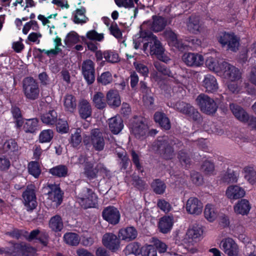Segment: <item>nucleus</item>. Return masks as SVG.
I'll use <instances>...</instances> for the list:
<instances>
[{
    "label": "nucleus",
    "mask_w": 256,
    "mask_h": 256,
    "mask_svg": "<svg viewBox=\"0 0 256 256\" xmlns=\"http://www.w3.org/2000/svg\"><path fill=\"white\" fill-rule=\"evenodd\" d=\"M64 242L70 246H77L80 242V238L78 234L74 232H68L64 236Z\"/></svg>",
    "instance_id": "42"
},
{
    "label": "nucleus",
    "mask_w": 256,
    "mask_h": 256,
    "mask_svg": "<svg viewBox=\"0 0 256 256\" xmlns=\"http://www.w3.org/2000/svg\"><path fill=\"white\" fill-rule=\"evenodd\" d=\"M82 130L77 128L74 133H72L70 140V143L74 148H78L81 144L82 137L81 136Z\"/></svg>",
    "instance_id": "43"
},
{
    "label": "nucleus",
    "mask_w": 256,
    "mask_h": 256,
    "mask_svg": "<svg viewBox=\"0 0 256 256\" xmlns=\"http://www.w3.org/2000/svg\"><path fill=\"white\" fill-rule=\"evenodd\" d=\"M164 36L170 46L181 52L186 50L187 45L183 42L182 38H178V34L171 29H167L164 30Z\"/></svg>",
    "instance_id": "11"
},
{
    "label": "nucleus",
    "mask_w": 256,
    "mask_h": 256,
    "mask_svg": "<svg viewBox=\"0 0 256 256\" xmlns=\"http://www.w3.org/2000/svg\"><path fill=\"white\" fill-rule=\"evenodd\" d=\"M164 36L170 46L181 52L186 50L187 45L183 42L182 38H178V34L171 29H167L164 30Z\"/></svg>",
    "instance_id": "10"
},
{
    "label": "nucleus",
    "mask_w": 256,
    "mask_h": 256,
    "mask_svg": "<svg viewBox=\"0 0 256 256\" xmlns=\"http://www.w3.org/2000/svg\"><path fill=\"white\" fill-rule=\"evenodd\" d=\"M64 104L66 110L72 112L76 106V99L72 95L67 94L64 98Z\"/></svg>",
    "instance_id": "39"
},
{
    "label": "nucleus",
    "mask_w": 256,
    "mask_h": 256,
    "mask_svg": "<svg viewBox=\"0 0 256 256\" xmlns=\"http://www.w3.org/2000/svg\"><path fill=\"white\" fill-rule=\"evenodd\" d=\"M14 249L22 255H28V252L32 248L25 244H18L14 246Z\"/></svg>",
    "instance_id": "62"
},
{
    "label": "nucleus",
    "mask_w": 256,
    "mask_h": 256,
    "mask_svg": "<svg viewBox=\"0 0 256 256\" xmlns=\"http://www.w3.org/2000/svg\"><path fill=\"white\" fill-rule=\"evenodd\" d=\"M79 40V36L77 33L74 32H71L68 34L64 42L66 44H76Z\"/></svg>",
    "instance_id": "61"
},
{
    "label": "nucleus",
    "mask_w": 256,
    "mask_h": 256,
    "mask_svg": "<svg viewBox=\"0 0 256 256\" xmlns=\"http://www.w3.org/2000/svg\"><path fill=\"white\" fill-rule=\"evenodd\" d=\"M182 143L175 138L164 136L160 138L152 144V149L166 160H171L174 156V150L180 148Z\"/></svg>",
    "instance_id": "1"
},
{
    "label": "nucleus",
    "mask_w": 256,
    "mask_h": 256,
    "mask_svg": "<svg viewBox=\"0 0 256 256\" xmlns=\"http://www.w3.org/2000/svg\"><path fill=\"white\" fill-rule=\"evenodd\" d=\"M74 18V22L76 24H84L88 20V18L85 16L86 9L84 6L77 8Z\"/></svg>",
    "instance_id": "37"
},
{
    "label": "nucleus",
    "mask_w": 256,
    "mask_h": 256,
    "mask_svg": "<svg viewBox=\"0 0 256 256\" xmlns=\"http://www.w3.org/2000/svg\"><path fill=\"white\" fill-rule=\"evenodd\" d=\"M10 166V161L5 156L0 155V170H5Z\"/></svg>",
    "instance_id": "64"
},
{
    "label": "nucleus",
    "mask_w": 256,
    "mask_h": 256,
    "mask_svg": "<svg viewBox=\"0 0 256 256\" xmlns=\"http://www.w3.org/2000/svg\"><path fill=\"white\" fill-rule=\"evenodd\" d=\"M118 6L126 8H132L134 6V0H114Z\"/></svg>",
    "instance_id": "60"
},
{
    "label": "nucleus",
    "mask_w": 256,
    "mask_h": 256,
    "mask_svg": "<svg viewBox=\"0 0 256 256\" xmlns=\"http://www.w3.org/2000/svg\"><path fill=\"white\" fill-rule=\"evenodd\" d=\"M201 170L202 172L206 175H212L214 172V164L210 161L205 160L201 166Z\"/></svg>",
    "instance_id": "48"
},
{
    "label": "nucleus",
    "mask_w": 256,
    "mask_h": 256,
    "mask_svg": "<svg viewBox=\"0 0 256 256\" xmlns=\"http://www.w3.org/2000/svg\"><path fill=\"white\" fill-rule=\"evenodd\" d=\"M28 172L34 178H37L40 174L41 170L38 162H32L28 164Z\"/></svg>",
    "instance_id": "53"
},
{
    "label": "nucleus",
    "mask_w": 256,
    "mask_h": 256,
    "mask_svg": "<svg viewBox=\"0 0 256 256\" xmlns=\"http://www.w3.org/2000/svg\"><path fill=\"white\" fill-rule=\"evenodd\" d=\"M230 109L238 120L242 122L247 121L249 114L241 106L232 104H230Z\"/></svg>",
    "instance_id": "25"
},
{
    "label": "nucleus",
    "mask_w": 256,
    "mask_h": 256,
    "mask_svg": "<svg viewBox=\"0 0 256 256\" xmlns=\"http://www.w3.org/2000/svg\"><path fill=\"white\" fill-rule=\"evenodd\" d=\"M85 176L90 180L96 178L98 172L104 174L106 176L110 175V170L102 163H98L95 167L92 164L86 162L84 168Z\"/></svg>",
    "instance_id": "9"
},
{
    "label": "nucleus",
    "mask_w": 256,
    "mask_h": 256,
    "mask_svg": "<svg viewBox=\"0 0 256 256\" xmlns=\"http://www.w3.org/2000/svg\"><path fill=\"white\" fill-rule=\"evenodd\" d=\"M24 202L28 210H32L37 206L36 196V187L33 184L27 186L26 190L22 194Z\"/></svg>",
    "instance_id": "12"
},
{
    "label": "nucleus",
    "mask_w": 256,
    "mask_h": 256,
    "mask_svg": "<svg viewBox=\"0 0 256 256\" xmlns=\"http://www.w3.org/2000/svg\"><path fill=\"white\" fill-rule=\"evenodd\" d=\"M93 102L98 108L102 109L106 106L104 96L102 92H98L94 95Z\"/></svg>",
    "instance_id": "45"
},
{
    "label": "nucleus",
    "mask_w": 256,
    "mask_h": 256,
    "mask_svg": "<svg viewBox=\"0 0 256 256\" xmlns=\"http://www.w3.org/2000/svg\"><path fill=\"white\" fill-rule=\"evenodd\" d=\"M202 234V228L198 226H193L188 230L186 235L190 239L196 240L199 238Z\"/></svg>",
    "instance_id": "44"
},
{
    "label": "nucleus",
    "mask_w": 256,
    "mask_h": 256,
    "mask_svg": "<svg viewBox=\"0 0 256 256\" xmlns=\"http://www.w3.org/2000/svg\"><path fill=\"white\" fill-rule=\"evenodd\" d=\"M38 120L37 118H32L28 120L26 122L24 128L26 132H34L38 129Z\"/></svg>",
    "instance_id": "50"
},
{
    "label": "nucleus",
    "mask_w": 256,
    "mask_h": 256,
    "mask_svg": "<svg viewBox=\"0 0 256 256\" xmlns=\"http://www.w3.org/2000/svg\"><path fill=\"white\" fill-rule=\"evenodd\" d=\"M220 248L228 256H238V246L231 238L222 240L220 244Z\"/></svg>",
    "instance_id": "18"
},
{
    "label": "nucleus",
    "mask_w": 256,
    "mask_h": 256,
    "mask_svg": "<svg viewBox=\"0 0 256 256\" xmlns=\"http://www.w3.org/2000/svg\"><path fill=\"white\" fill-rule=\"evenodd\" d=\"M142 256H157L156 248L153 246L148 245L142 248Z\"/></svg>",
    "instance_id": "57"
},
{
    "label": "nucleus",
    "mask_w": 256,
    "mask_h": 256,
    "mask_svg": "<svg viewBox=\"0 0 256 256\" xmlns=\"http://www.w3.org/2000/svg\"><path fill=\"white\" fill-rule=\"evenodd\" d=\"M196 100L201 110L206 114H213L217 110L218 106L214 100L204 94L198 96Z\"/></svg>",
    "instance_id": "6"
},
{
    "label": "nucleus",
    "mask_w": 256,
    "mask_h": 256,
    "mask_svg": "<svg viewBox=\"0 0 256 256\" xmlns=\"http://www.w3.org/2000/svg\"><path fill=\"white\" fill-rule=\"evenodd\" d=\"M202 86L205 88L206 92L208 93L215 92L218 88L216 81H203Z\"/></svg>",
    "instance_id": "52"
},
{
    "label": "nucleus",
    "mask_w": 256,
    "mask_h": 256,
    "mask_svg": "<svg viewBox=\"0 0 256 256\" xmlns=\"http://www.w3.org/2000/svg\"><path fill=\"white\" fill-rule=\"evenodd\" d=\"M132 132L136 138L138 139H143L145 138L148 132V126L144 122L142 118H138L134 121Z\"/></svg>",
    "instance_id": "14"
},
{
    "label": "nucleus",
    "mask_w": 256,
    "mask_h": 256,
    "mask_svg": "<svg viewBox=\"0 0 256 256\" xmlns=\"http://www.w3.org/2000/svg\"><path fill=\"white\" fill-rule=\"evenodd\" d=\"M174 217L172 216H164L160 220L158 228L160 231L163 234L169 232L174 224Z\"/></svg>",
    "instance_id": "23"
},
{
    "label": "nucleus",
    "mask_w": 256,
    "mask_h": 256,
    "mask_svg": "<svg viewBox=\"0 0 256 256\" xmlns=\"http://www.w3.org/2000/svg\"><path fill=\"white\" fill-rule=\"evenodd\" d=\"M78 111L80 117L86 119L92 114V108L89 102L85 100H80L78 106Z\"/></svg>",
    "instance_id": "33"
},
{
    "label": "nucleus",
    "mask_w": 256,
    "mask_h": 256,
    "mask_svg": "<svg viewBox=\"0 0 256 256\" xmlns=\"http://www.w3.org/2000/svg\"><path fill=\"white\" fill-rule=\"evenodd\" d=\"M79 203L84 208L93 207L96 202V196L90 188H84L76 192Z\"/></svg>",
    "instance_id": "5"
},
{
    "label": "nucleus",
    "mask_w": 256,
    "mask_h": 256,
    "mask_svg": "<svg viewBox=\"0 0 256 256\" xmlns=\"http://www.w3.org/2000/svg\"><path fill=\"white\" fill-rule=\"evenodd\" d=\"M152 20L150 28L154 32L162 31L167 25V20L162 16H152Z\"/></svg>",
    "instance_id": "24"
},
{
    "label": "nucleus",
    "mask_w": 256,
    "mask_h": 256,
    "mask_svg": "<svg viewBox=\"0 0 256 256\" xmlns=\"http://www.w3.org/2000/svg\"><path fill=\"white\" fill-rule=\"evenodd\" d=\"M178 158L182 166L187 168L190 164V159L185 152L183 150L180 151L178 154Z\"/></svg>",
    "instance_id": "54"
},
{
    "label": "nucleus",
    "mask_w": 256,
    "mask_h": 256,
    "mask_svg": "<svg viewBox=\"0 0 256 256\" xmlns=\"http://www.w3.org/2000/svg\"><path fill=\"white\" fill-rule=\"evenodd\" d=\"M3 148L7 152H15L18 150L19 147L14 140L10 139L4 144Z\"/></svg>",
    "instance_id": "49"
},
{
    "label": "nucleus",
    "mask_w": 256,
    "mask_h": 256,
    "mask_svg": "<svg viewBox=\"0 0 256 256\" xmlns=\"http://www.w3.org/2000/svg\"><path fill=\"white\" fill-rule=\"evenodd\" d=\"M68 169L64 165H58L49 170V172L52 175L58 177H65L67 176Z\"/></svg>",
    "instance_id": "41"
},
{
    "label": "nucleus",
    "mask_w": 256,
    "mask_h": 256,
    "mask_svg": "<svg viewBox=\"0 0 256 256\" xmlns=\"http://www.w3.org/2000/svg\"><path fill=\"white\" fill-rule=\"evenodd\" d=\"M245 191L242 188L237 185L229 186L226 192V196L230 200H235L244 197Z\"/></svg>",
    "instance_id": "22"
},
{
    "label": "nucleus",
    "mask_w": 256,
    "mask_h": 256,
    "mask_svg": "<svg viewBox=\"0 0 256 256\" xmlns=\"http://www.w3.org/2000/svg\"><path fill=\"white\" fill-rule=\"evenodd\" d=\"M244 177L250 184L256 183V170L251 166H246L244 168Z\"/></svg>",
    "instance_id": "40"
},
{
    "label": "nucleus",
    "mask_w": 256,
    "mask_h": 256,
    "mask_svg": "<svg viewBox=\"0 0 256 256\" xmlns=\"http://www.w3.org/2000/svg\"><path fill=\"white\" fill-rule=\"evenodd\" d=\"M206 64L210 70L216 72L218 76L220 74L222 70V62L220 64L215 58L209 57L206 60Z\"/></svg>",
    "instance_id": "36"
},
{
    "label": "nucleus",
    "mask_w": 256,
    "mask_h": 256,
    "mask_svg": "<svg viewBox=\"0 0 256 256\" xmlns=\"http://www.w3.org/2000/svg\"><path fill=\"white\" fill-rule=\"evenodd\" d=\"M82 68L86 80H95L94 64L91 60L84 61Z\"/></svg>",
    "instance_id": "21"
},
{
    "label": "nucleus",
    "mask_w": 256,
    "mask_h": 256,
    "mask_svg": "<svg viewBox=\"0 0 256 256\" xmlns=\"http://www.w3.org/2000/svg\"><path fill=\"white\" fill-rule=\"evenodd\" d=\"M204 213V218L210 222H214L218 216V210L211 204H207L206 206Z\"/></svg>",
    "instance_id": "35"
},
{
    "label": "nucleus",
    "mask_w": 256,
    "mask_h": 256,
    "mask_svg": "<svg viewBox=\"0 0 256 256\" xmlns=\"http://www.w3.org/2000/svg\"><path fill=\"white\" fill-rule=\"evenodd\" d=\"M154 66L158 72L154 71L152 72L150 74V77L155 79L154 80H158L157 78L159 76L158 73L169 77L172 76V72L164 64L159 62H156L154 64Z\"/></svg>",
    "instance_id": "28"
},
{
    "label": "nucleus",
    "mask_w": 256,
    "mask_h": 256,
    "mask_svg": "<svg viewBox=\"0 0 256 256\" xmlns=\"http://www.w3.org/2000/svg\"><path fill=\"white\" fill-rule=\"evenodd\" d=\"M154 120L156 123L166 130L170 128V123L168 118L162 112H157L154 114Z\"/></svg>",
    "instance_id": "31"
},
{
    "label": "nucleus",
    "mask_w": 256,
    "mask_h": 256,
    "mask_svg": "<svg viewBox=\"0 0 256 256\" xmlns=\"http://www.w3.org/2000/svg\"><path fill=\"white\" fill-rule=\"evenodd\" d=\"M12 112L14 119L18 127H20L23 123V120L21 114L20 110L17 107H13L12 109Z\"/></svg>",
    "instance_id": "55"
},
{
    "label": "nucleus",
    "mask_w": 256,
    "mask_h": 256,
    "mask_svg": "<svg viewBox=\"0 0 256 256\" xmlns=\"http://www.w3.org/2000/svg\"><path fill=\"white\" fill-rule=\"evenodd\" d=\"M46 188L48 190L46 203L53 208H57L62 201V192L58 186L55 184H48Z\"/></svg>",
    "instance_id": "4"
},
{
    "label": "nucleus",
    "mask_w": 256,
    "mask_h": 256,
    "mask_svg": "<svg viewBox=\"0 0 256 256\" xmlns=\"http://www.w3.org/2000/svg\"><path fill=\"white\" fill-rule=\"evenodd\" d=\"M218 42L222 46H227L231 51L236 52L240 46V38L233 32H224L218 38Z\"/></svg>",
    "instance_id": "7"
},
{
    "label": "nucleus",
    "mask_w": 256,
    "mask_h": 256,
    "mask_svg": "<svg viewBox=\"0 0 256 256\" xmlns=\"http://www.w3.org/2000/svg\"><path fill=\"white\" fill-rule=\"evenodd\" d=\"M50 228L54 232H60L63 228L64 224L61 216L59 215H56L52 217L48 222Z\"/></svg>",
    "instance_id": "34"
},
{
    "label": "nucleus",
    "mask_w": 256,
    "mask_h": 256,
    "mask_svg": "<svg viewBox=\"0 0 256 256\" xmlns=\"http://www.w3.org/2000/svg\"><path fill=\"white\" fill-rule=\"evenodd\" d=\"M138 235L136 229L133 226L121 229L119 232V237L122 240L129 242L134 240Z\"/></svg>",
    "instance_id": "26"
},
{
    "label": "nucleus",
    "mask_w": 256,
    "mask_h": 256,
    "mask_svg": "<svg viewBox=\"0 0 256 256\" xmlns=\"http://www.w3.org/2000/svg\"><path fill=\"white\" fill-rule=\"evenodd\" d=\"M58 115L56 111L50 110L41 116L42 122L46 124H54L57 121Z\"/></svg>",
    "instance_id": "38"
},
{
    "label": "nucleus",
    "mask_w": 256,
    "mask_h": 256,
    "mask_svg": "<svg viewBox=\"0 0 256 256\" xmlns=\"http://www.w3.org/2000/svg\"><path fill=\"white\" fill-rule=\"evenodd\" d=\"M104 220L112 224L118 223L120 219V214L116 208L113 206H109L104 208L102 212Z\"/></svg>",
    "instance_id": "16"
},
{
    "label": "nucleus",
    "mask_w": 256,
    "mask_h": 256,
    "mask_svg": "<svg viewBox=\"0 0 256 256\" xmlns=\"http://www.w3.org/2000/svg\"><path fill=\"white\" fill-rule=\"evenodd\" d=\"M109 128L111 132L114 134H118L123 128V123L120 116H115L108 120Z\"/></svg>",
    "instance_id": "30"
},
{
    "label": "nucleus",
    "mask_w": 256,
    "mask_h": 256,
    "mask_svg": "<svg viewBox=\"0 0 256 256\" xmlns=\"http://www.w3.org/2000/svg\"><path fill=\"white\" fill-rule=\"evenodd\" d=\"M188 29L194 34L200 32L202 24H200V18L198 16L192 15L189 17L187 24Z\"/></svg>",
    "instance_id": "27"
},
{
    "label": "nucleus",
    "mask_w": 256,
    "mask_h": 256,
    "mask_svg": "<svg viewBox=\"0 0 256 256\" xmlns=\"http://www.w3.org/2000/svg\"><path fill=\"white\" fill-rule=\"evenodd\" d=\"M104 58L108 62L116 63L119 61L118 54L114 50L104 51Z\"/></svg>",
    "instance_id": "51"
},
{
    "label": "nucleus",
    "mask_w": 256,
    "mask_h": 256,
    "mask_svg": "<svg viewBox=\"0 0 256 256\" xmlns=\"http://www.w3.org/2000/svg\"><path fill=\"white\" fill-rule=\"evenodd\" d=\"M191 106H190V104H186L183 102H177L173 106L174 108L180 112L184 114H186L188 110H189V108Z\"/></svg>",
    "instance_id": "59"
},
{
    "label": "nucleus",
    "mask_w": 256,
    "mask_h": 256,
    "mask_svg": "<svg viewBox=\"0 0 256 256\" xmlns=\"http://www.w3.org/2000/svg\"><path fill=\"white\" fill-rule=\"evenodd\" d=\"M202 202L196 198L191 197L188 199L186 204V212L191 214L199 215L202 210Z\"/></svg>",
    "instance_id": "19"
},
{
    "label": "nucleus",
    "mask_w": 256,
    "mask_h": 256,
    "mask_svg": "<svg viewBox=\"0 0 256 256\" xmlns=\"http://www.w3.org/2000/svg\"><path fill=\"white\" fill-rule=\"evenodd\" d=\"M186 114L188 115L190 118L195 121L200 120V113L192 106L189 108V110Z\"/></svg>",
    "instance_id": "63"
},
{
    "label": "nucleus",
    "mask_w": 256,
    "mask_h": 256,
    "mask_svg": "<svg viewBox=\"0 0 256 256\" xmlns=\"http://www.w3.org/2000/svg\"><path fill=\"white\" fill-rule=\"evenodd\" d=\"M103 244L108 249L115 251L120 247V240L116 235L112 233H106L102 238Z\"/></svg>",
    "instance_id": "20"
},
{
    "label": "nucleus",
    "mask_w": 256,
    "mask_h": 256,
    "mask_svg": "<svg viewBox=\"0 0 256 256\" xmlns=\"http://www.w3.org/2000/svg\"><path fill=\"white\" fill-rule=\"evenodd\" d=\"M108 104L112 108H116L120 106L121 100L118 91L110 90L106 94Z\"/></svg>",
    "instance_id": "29"
},
{
    "label": "nucleus",
    "mask_w": 256,
    "mask_h": 256,
    "mask_svg": "<svg viewBox=\"0 0 256 256\" xmlns=\"http://www.w3.org/2000/svg\"><path fill=\"white\" fill-rule=\"evenodd\" d=\"M251 208L249 202L246 199L238 201L234 206V212L242 215L247 214Z\"/></svg>",
    "instance_id": "32"
},
{
    "label": "nucleus",
    "mask_w": 256,
    "mask_h": 256,
    "mask_svg": "<svg viewBox=\"0 0 256 256\" xmlns=\"http://www.w3.org/2000/svg\"><path fill=\"white\" fill-rule=\"evenodd\" d=\"M222 180L228 184L236 182L238 180L237 174L234 172L228 171L222 174Z\"/></svg>",
    "instance_id": "47"
},
{
    "label": "nucleus",
    "mask_w": 256,
    "mask_h": 256,
    "mask_svg": "<svg viewBox=\"0 0 256 256\" xmlns=\"http://www.w3.org/2000/svg\"><path fill=\"white\" fill-rule=\"evenodd\" d=\"M53 132L51 130H44L40 134L39 140L41 142H49L53 137Z\"/></svg>",
    "instance_id": "56"
},
{
    "label": "nucleus",
    "mask_w": 256,
    "mask_h": 256,
    "mask_svg": "<svg viewBox=\"0 0 256 256\" xmlns=\"http://www.w3.org/2000/svg\"><path fill=\"white\" fill-rule=\"evenodd\" d=\"M84 143L86 146L90 144L98 152L102 150L105 146L102 132L98 128L92 130L89 136H84Z\"/></svg>",
    "instance_id": "3"
},
{
    "label": "nucleus",
    "mask_w": 256,
    "mask_h": 256,
    "mask_svg": "<svg viewBox=\"0 0 256 256\" xmlns=\"http://www.w3.org/2000/svg\"><path fill=\"white\" fill-rule=\"evenodd\" d=\"M152 187L155 193L161 194L164 192L166 186L163 182L159 179H156L152 183Z\"/></svg>",
    "instance_id": "46"
},
{
    "label": "nucleus",
    "mask_w": 256,
    "mask_h": 256,
    "mask_svg": "<svg viewBox=\"0 0 256 256\" xmlns=\"http://www.w3.org/2000/svg\"><path fill=\"white\" fill-rule=\"evenodd\" d=\"M182 59L184 62L190 66H200L204 63V56L197 53H186L182 56Z\"/></svg>",
    "instance_id": "17"
},
{
    "label": "nucleus",
    "mask_w": 256,
    "mask_h": 256,
    "mask_svg": "<svg viewBox=\"0 0 256 256\" xmlns=\"http://www.w3.org/2000/svg\"><path fill=\"white\" fill-rule=\"evenodd\" d=\"M26 239L31 242L37 240L44 246H47L49 240L48 233L44 230L36 228L32 230L26 237Z\"/></svg>",
    "instance_id": "15"
},
{
    "label": "nucleus",
    "mask_w": 256,
    "mask_h": 256,
    "mask_svg": "<svg viewBox=\"0 0 256 256\" xmlns=\"http://www.w3.org/2000/svg\"><path fill=\"white\" fill-rule=\"evenodd\" d=\"M148 47L152 56H156L160 60L166 64L170 60V59L164 54V48L156 36H153L150 41L144 43L142 50L144 52L148 50Z\"/></svg>",
    "instance_id": "2"
},
{
    "label": "nucleus",
    "mask_w": 256,
    "mask_h": 256,
    "mask_svg": "<svg viewBox=\"0 0 256 256\" xmlns=\"http://www.w3.org/2000/svg\"><path fill=\"white\" fill-rule=\"evenodd\" d=\"M23 91L26 97L34 100L39 96L40 90L36 81H24Z\"/></svg>",
    "instance_id": "13"
},
{
    "label": "nucleus",
    "mask_w": 256,
    "mask_h": 256,
    "mask_svg": "<svg viewBox=\"0 0 256 256\" xmlns=\"http://www.w3.org/2000/svg\"><path fill=\"white\" fill-rule=\"evenodd\" d=\"M86 37L90 40L101 42L104 38L103 34H98L95 30H91L87 32Z\"/></svg>",
    "instance_id": "58"
},
{
    "label": "nucleus",
    "mask_w": 256,
    "mask_h": 256,
    "mask_svg": "<svg viewBox=\"0 0 256 256\" xmlns=\"http://www.w3.org/2000/svg\"><path fill=\"white\" fill-rule=\"evenodd\" d=\"M222 70L218 75L228 80H240L242 72L240 69L226 62H222Z\"/></svg>",
    "instance_id": "8"
}]
</instances>
